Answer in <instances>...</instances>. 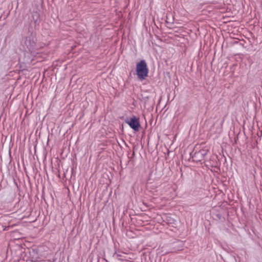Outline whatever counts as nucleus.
<instances>
[{"instance_id":"obj_5","label":"nucleus","mask_w":262,"mask_h":262,"mask_svg":"<svg viewBox=\"0 0 262 262\" xmlns=\"http://www.w3.org/2000/svg\"><path fill=\"white\" fill-rule=\"evenodd\" d=\"M113 256L114 257H116V258L118 259V260L121 261H123L124 259H122L121 257L122 256L121 254H119L117 252V251H115L114 253Z\"/></svg>"},{"instance_id":"obj_4","label":"nucleus","mask_w":262,"mask_h":262,"mask_svg":"<svg viewBox=\"0 0 262 262\" xmlns=\"http://www.w3.org/2000/svg\"><path fill=\"white\" fill-rule=\"evenodd\" d=\"M184 244L182 242H179L177 245H174L171 249V251L170 252L171 253H178L179 251L183 250V247Z\"/></svg>"},{"instance_id":"obj_2","label":"nucleus","mask_w":262,"mask_h":262,"mask_svg":"<svg viewBox=\"0 0 262 262\" xmlns=\"http://www.w3.org/2000/svg\"><path fill=\"white\" fill-rule=\"evenodd\" d=\"M208 151L209 150L207 149H202L198 151H195L192 155V154H190V156L193 161L198 163L201 162L204 159Z\"/></svg>"},{"instance_id":"obj_1","label":"nucleus","mask_w":262,"mask_h":262,"mask_svg":"<svg viewBox=\"0 0 262 262\" xmlns=\"http://www.w3.org/2000/svg\"><path fill=\"white\" fill-rule=\"evenodd\" d=\"M136 72L138 77L140 80H144L147 77L148 69L144 60H141L137 63Z\"/></svg>"},{"instance_id":"obj_6","label":"nucleus","mask_w":262,"mask_h":262,"mask_svg":"<svg viewBox=\"0 0 262 262\" xmlns=\"http://www.w3.org/2000/svg\"><path fill=\"white\" fill-rule=\"evenodd\" d=\"M118 252H121V251L119 250H118Z\"/></svg>"},{"instance_id":"obj_3","label":"nucleus","mask_w":262,"mask_h":262,"mask_svg":"<svg viewBox=\"0 0 262 262\" xmlns=\"http://www.w3.org/2000/svg\"><path fill=\"white\" fill-rule=\"evenodd\" d=\"M125 122L135 131H138L141 127L139 119L135 116L127 118Z\"/></svg>"}]
</instances>
